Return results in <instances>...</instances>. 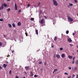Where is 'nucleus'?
<instances>
[{
	"label": "nucleus",
	"mask_w": 78,
	"mask_h": 78,
	"mask_svg": "<svg viewBox=\"0 0 78 78\" xmlns=\"http://www.w3.org/2000/svg\"><path fill=\"white\" fill-rule=\"evenodd\" d=\"M45 20H44V19H42L41 20V25L42 27H43L44 25H45Z\"/></svg>",
	"instance_id": "f257e3e1"
},
{
	"label": "nucleus",
	"mask_w": 78,
	"mask_h": 78,
	"mask_svg": "<svg viewBox=\"0 0 78 78\" xmlns=\"http://www.w3.org/2000/svg\"><path fill=\"white\" fill-rule=\"evenodd\" d=\"M53 3L55 6H58V3L56 0H53Z\"/></svg>",
	"instance_id": "f03ea898"
},
{
	"label": "nucleus",
	"mask_w": 78,
	"mask_h": 78,
	"mask_svg": "<svg viewBox=\"0 0 78 78\" xmlns=\"http://www.w3.org/2000/svg\"><path fill=\"white\" fill-rule=\"evenodd\" d=\"M68 20H69L70 21V22H72L73 20V18L69 17L68 16Z\"/></svg>",
	"instance_id": "7ed1b4c3"
},
{
	"label": "nucleus",
	"mask_w": 78,
	"mask_h": 78,
	"mask_svg": "<svg viewBox=\"0 0 78 78\" xmlns=\"http://www.w3.org/2000/svg\"><path fill=\"white\" fill-rule=\"evenodd\" d=\"M15 9L16 10H17V4L16 3L15 4Z\"/></svg>",
	"instance_id": "20e7f679"
},
{
	"label": "nucleus",
	"mask_w": 78,
	"mask_h": 78,
	"mask_svg": "<svg viewBox=\"0 0 78 78\" xmlns=\"http://www.w3.org/2000/svg\"><path fill=\"white\" fill-rule=\"evenodd\" d=\"M67 41L69 42H72V40L70 38H68L67 39Z\"/></svg>",
	"instance_id": "39448f33"
},
{
	"label": "nucleus",
	"mask_w": 78,
	"mask_h": 78,
	"mask_svg": "<svg viewBox=\"0 0 78 78\" xmlns=\"http://www.w3.org/2000/svg\"><path fill=\"white\" fill-rule=\"evenodd\" d=\"M25 68L27 70H28L30 69V68H29V67L28 66H26L25 67Z\"/></svg>",
	"instance_id": "423d86ee"
},
{
	"label": "nucleus",
	"mask_w": 78,
	"mask_h": 78,
	"mask_svg": "<svg viewBox=\"0 0 78 78\" xmlns=\"http://www.w3.org/2000/svg\"><path fill=\"white\" fill-rule=\"evenodd\" d=\"M68 58L69 59H72V56H70L69 55L68 56Z\"/></svg>",
	"instance_id": "0eeeda50"
},
{
	"label": "nucleus",
	"mask_w": 78,
	"mask_h": 78,
	"mask_svg": "<svg viewBox=\"0 0 78 78\" xmlns=\"http://www.w3.org/2000/svg\"><path fill=\"white\" fill-rule=\"evenodd\" d=\"M61 56L63 58H64L65 57V55L64 54H62L61 55Z\"/></svg>",
	"instance_id": "6e6552de"
},
{
	"label": "nucleus",
	"mask_w": 78,
	"mask_h": 78,
	"mask_svg": "<svg viewBox=\"0 0 78 78\" xmlns=\"http://www.w3.org/2000/svg\"><path fill=\"white\" fill-rule=\"evenodd\" d=\"M17 25L18 26H20V25H21V23L19 22L18 23Z\"/></svg>",
	"instance_id": "1a4fd4ad"
},
{
	"label": "nucleus",
	"mask_w": 78,
	"mask_h": 78,
	"mask_svg": "<svg viewBox=\"0 0 78 78\" xmlns=\"http://www.w3.org/2000/svg\"><path fill=\"white\" fill-rule=\"evenodd\" d=\"M30 76H33V72L30 71Z\"/></svg>",
	"instance_id": "9d476101"
},
{
	"label": "nucleus",
	"mask_w": 78,
	"mask_h": 78,
	"mask_svg": "<svg viewBox=\"0 0 78 78\" xmlns=\"http://www.w3.org/2000/svg\"><path fill=\"white\" fill-rule=\"evenodd\" d=\"M56 58H60V56L59 55H56Z\"/></svg>",
	"instance_id": "9b49d317"
},
{
	"label": "nucleus",
	"mask_w": 78,
	"mask_h": 78,
	"mask_svg": "<svg viewBox=\"0 0 78 78\" xmlns=\"http://www.w3.org/2000/svg\"><path fill=\"white\" fill-rule=\"evenodd\" d=\"M3 66L4 68H6V66H7V65H6V64H4Z\"/></svg>",
	"instance_id": "f8f14e48"
},
{
	"label": "nucleus",
	"mask_w": 78,
	"mask_h": 78,
	"mask_svg": "<svg viewBox=\"0 0 78 78\" xmlns=\"http://www.w3.org/2000/svg\"><path fill=\"white\" fill-rule=\"evenodd\" d=\"M8 25L9 28H12V26L11 25V24H9Z\"/></svg>",
	"instance_id": "ddd939ff"
},
{
	"label": "nucleus",
	"mask_w": 78,
	"mask_h": 78,
	"mask_svg": "<svg viewBox=\"0 0 78 78\" xmlns=\"http://www.w3.org/2000/svg\"><path fill=\"white\" fill-rule=\"evenodd\" d=\"M7 12H9V11H11V9L9 8L7 9Z\"/></svg>",
	"instance_id": "4468645a"
},
{
	"label": "nucleus",
	"mask_w": 78,
	"mask_h": 78,
	"mask_svg": "<svg viewBox=\"0 0 78 78\" xmlns=\"http://www.w3.org/2000/svg\"><path fill=\"white\" fill-rule=\"evenodd\" d=\"M57 40V37L56 36H55V37L54 40L55 41H56Z\"/></svg>",
	"instance_id": "2eb2a0df"
},
{
	"label": "nucleus",
	"mask_w": 78,
	"mask_h": 78,
	"mask_svg": "<svg viewBox=\"0 0 78 78\" xmlns=\"http://www.w3.org/2000/svg\"><path fill=\"white\" fill-rule=\"evenodd\" d=\"M75 64H78V60H77L75 62Z\"/></svg>",
	"instance_id": "dca6fc26"
},
{
	"label": "nucleus",
	"mask_w": 78,
	"mask_h": 78,
	"mask_svg": "<svg viewBox=\"0 0 78 78\" xmlns=\"http://www.w3.org/2000/svg\"><path fill=\"white\" fill-rule=\"evenodd\" d=\"M35 32H36V34H37V35L38 34V30H35Z\"/></svg>",
	"instance_id": "f3484780"
},
{
	"label": "nucleus",
	"mask_w": 78,
	"mask_h": 78,
	"mask_svg": "<svg viewBox=\"0 0 78 78\" xmlns=\"http://www.w3.org/2000/svg\"><path fill=\"white\" fill-rule=\"evenodd\" d=\"M69 6H73V4L71 3H69Z\"/></svg>",
	"instance_id": "a211bd4d"
},
{
	"label": "nucleus",
	"mask_w": 78,
	"mask_h": 78,
	"mask_svg": "<svg viewBox=\"0 0 78 78\" xmlns=\"http://www.w3.org/2000/svg\"><path fill=\"white\" fill-rule=\"evenodd\" d=\"M34 20V19L33 18H30V20L32 21H33V20Z\"/></svg>",
	"instance_id": "6ab92c4d"
},
{
	"label": "nucleus",
	"mask_w": 78,
	"mask_h": 78,
	"mask_svg": "<svg viewBox=\"0 0 78 78\" xmlns=\"http://www.w3.org/2000/svg\"><path fill=\"white\" fill-rule=\"evenodd\" d=\"M74 69L75 70H77V67H75L74 68Z\"/></svg>",
	"instance_id": "aec40b11"
},
{
	"label": "nucleus",
	"mask_w": 78,
	"mask_h": 78,
	"mask_svg": "<svg viewBox=\"0 0 78 78\" xmlns=\"http://www.w3.org/2000/svg\"><path fill=\"white\" fill-rule=\"evenodd\" d=\"M12 26L13 27H16V25H15V24L13 23L12 24Z\"/></svg>",
	"instance_id": "412c9836"
},
{
	"label": "nucleus",
	"mask_w": 78,
	"mask_h": 78,
	"mask_svg": "<svg viewBox=\"0 0 78 78\" xmlns=\"http://www.w3.org/2000/svg\"><path fill=\"white\" fill-rule=\"evenodd\" d=\"M4 7H6L7 6V5H6V4H4Z\"/></svg>",
	"instance_id": "4be33fe9"
},
{
	"label": "nucleus",
	"mask_w": 78,
	"mask_h": 78,
	"mask_svg": "<svg viewBox=\"0 0 78 78\" xmlns=\"http://www.w3.org/2000/svg\"><path fill=\"white\" fill-rule=\"evenodd\" d=\"M9 73L10 75H12V72L11 71V70H10Z\"/></svg>",
	"instance_id": "5701e85b"
},
{
	"label": "nucleus",
	"mask_w": 78,
	"mask_h": 78,
	"mask_svg": "<svg viewBox=\"0 0 78 78\" xmlns=\"http://www.w3.org/2000/svg\"><path fill=\"white\" fill-rule=\"evenodd\" d=\"M3 5H2L1 6V9H3L4 8Z\"/></svg>",
	"instance_id": "b1692460"
},
{
	"label": "nucleus",
	"mask_w": 78,
	"mask_h": 78,
	"mask_svg": "<svg viewBox=\"0 0 78 78\" xmlns=\"http://www.w3.org/2000/svg\"><path fill=\"white\" fill-rule=\"evenodd\" d=\"M2 45V42H0V47H1Z\"/></svg>",
	"instance_id": "393cba45"
},
{
	"label": "nucleus",
	"mask_w": 78,
	"mask_h": 78,
	"mask_svg": "<svg viewBox=\"0 0 78 78\" xmlns=\"http://www.w3.org/2000/svg\"><path fill=\"white\" fill-rule=\"evenodd\" d=\"M25 75L26 76H27V73L26 72H24Z\"/></svg>",
	"instance_id": "a878e982"
},
{
	"label": "nucleus",
	"mask_w": 78,
	"mask_h": 78,
	"mask_svg": "<svg viewBox=\"0 0 78 78\" xmlns=\"http://www.w3.org/2000/svg\"><path fill=\"white\" fill-rule=\"evenodd\" d=\"M66 34H69V30H66Z\"/></svg>",
	"instance_id": "bb28decb"
},
{
	"label": "nucleus",
	"mask_w": 78,
	"mask_h": 78,
	"mask_svg": "<svg viewBox=\"0 0 78 78\" xmlns=\"http://www.w3.org/2000/svg\"><path fill=\"white\" fill-rule=\"evenodd\" d=\"M34 77H35V78H36V77H37V76L36 74H35L34 75Z\"/></svg>",
	"instance_id": "cd10ccee"
},
{
	"label": "nucleus",
	"mask_w": 78,
	"mask_h": 78,
	"mask_svg": "<svg viewBox=\"0 0 78 78\" xmlns=\"http://www.w3.org/2000/svg\"><path fill=\"white\" fill-rule=\"evenodd\" d=\"M3 19H0V22H2V21H3Z\"/></svg>",
	"instance_id": "c85d7f7f"
},
{
	"label": "nucleus",
	"mask_w": 78,
	"mask_h": 78,
	"mask_svg": "<svg viewBox=\"0 0 78 78\" xmlns=\"http://www.w3.org/2000/svg\"><path fill=\"white\" fill-rule=\"evenodd\" d=\"M63 50V48H60V50Z\"/></svg>",
	"instance_id": "c756f323"
},
{
	"label": "nucleus",
	"mask_w": 78,
	"mask_h": 78,
	"mask_svg": "<svg viewBox=\"0 0 78 78\" xmlns=\"http://www.w3.org/2000/svg\"><path fill=\"white\" fill-rule=\"evenodd\" d=\"M42 61H40L39 62V64H42Z\"/></svg>",
	"instance_id": "7c9ffc66"
},
{
	"label": "nucleus",
	"mask_w": 78,
	"mask_h": 78,
	"mask_svg": "<svg viewBox=\"0 0 78 78\" xmlns=\"http://www.w3.org/2000/svg\"><path fill=\"white\" fill-rule=\"evenodd\" d=\"M76 58L75 57H73V61H75V59Z\"/></svg>",
	"instance_id": "2f4dec72"
},
{
	"label": "nucleus",
	"mask_w": 78,
	"mask_h": 78,
	"mask_svg": "<svg viewBox=\"0 0 78 78\" xmlns=\"http://www.w3.org/2000/svg\"><path fill=\"white\" fill-rule=\"evenodd\" d=\"M57 70H58V69H54V71H55V72H56V71H57Z\"/></svg>",
	"instance_id": "473e14b6"
},
{
	"label": "nucleus",
	"mask_w": 78,
	"mask_h": 78,
	"mask_svg": "<svg viewBox=\"0 0 78 78\" xmlns=\"http://www.w3.org/2000/svg\"><path fill=\"white\" fill-rule=\"evenodd\" d=\"M65 75H68V74L67 73H65Z\"/></svg>",
	"instance_id": "72a5a7b5"
},
{
	"label": "nucleus",
	"mask_w": 78,
	"mask_h": 78,
	"mask_svg": "<svg viewBox=\"0 0 78 78\" xmlns=\"http://www.w3.org/2000/svg\"><path fill=\"white\" fill-rule=\"evenodd\" d=\"M30 4H29L27 5L28 7H30Z\"/></svg>",
	"instance_id": "f704fd0d"
},
{
	"label": "nucleus",
	"mask_w": 78,
	"mask_h": 78,
	"mask_svg": "<svg viewBox=\"0 0 78 78\" xmlns=\"http://www.w3.org/2000/svg\"><path fill=\"white\" fill-rule=\"evenodd\" d=\"M74 1L75 3H77V2L76 0H74Z\"/></svg>",
	"instance_id": "c9c22d12"
},
{
	"label": "nucleus",
	"mask_w": 78,
	"mask_h": 78,
	"mask_svg": "<svg viewBox=\"0 0 78 78\" xmlns=\"http://www.w3.org/2000/svg\"><path fill=\"white\" fill-rule=\"evenodd\" d=\"M20 12H21V10H20L19 11H18V13H20Z\"/></svg>",
	"instance_id": "e433bc0d"
},
{
	"label": "nucleus",
	"mask_w": 78,
	"mask_h": 78,
	"mask_svg": "<svg viewBox=\"0 0 78 78\" xmlns=\"http://www.w3.org/2000/svg\"><path fill=\"white\" fill-rule=\"evenodd\" d=\"M40 2H39V3L38 4V6H39V5H40Z\"/></svg>",
	"instance_id": "4c0bfd02"
},
{
	"label": "nucleus",
	"mask_w": 78,
	"mask_h": 78,
	"mask_svg": "<svg viewBox=\"0 0 78 78\" xmlns=\"http://www.w3.org/2000/svg\"><path fill=\"white\" fill-rule=\"evenodd\" d=\"M72 63V64H74V63H75V60H73Z\"/></svg>",
	"instance_id": "58836bf2"
},
{
	"label": "nucleus",
	"mask_w": 78,
	"mask_h": 78,
	"mask_svg": "<svg viewBox=\"0 0 78 78\" xmlns=\"http://www.w3.org/2000/svg\"><path fill=\"white\" fill-rule=\"evenodd\" d=\"M69 45H70V47H72V46H73V45L72 44H69Z\"/></svg>",
	"instance_id": "ea45409f"
},
{
	"label": "nucleus",
	"mask_w": 78,
	"mask_h": 78,
	"mask_svg": "<svg viewBox=\"0 0 78 78\" xmlns=\"http://www.w3.org/2000/svg\"><path fill=\"white\" fill-rule=\"evenodd\" d=\"M44 17L45 19H47V16H44Z\"/></svg>",
	"instance_id": "a19ab883"
},
{
	"label": "nucleus",
	"mask_w": 78,
	"mask_h": 78,
	"mask_svg": "<svg viewBox=\"0 0 78 78\" xmlns=\"http://www.w3.org/2000/svg\"><path fill=\"white\" fill-rule=\"evenodd\" d=\"M75 76V75L74 74L73 75V77H74V76Z\"/></svg>",
	"instance_id": "79ce46f5"
},
{
	"label": "nucleus",
	"mask_w": 78,
	"mask_h": 78,
	"mask_svg": "<svg viewBox=\"0 0 78 78\" xmlns=\"http://www.w3.org/2000/svg\"><path fill=\"white\" fill-rule=\"evenodd\" d=\"M25 34L26 35V36H28V35L27 34V33H25Z\"/></svg>",
	"instance_id": "37998d69"
},
{
	"label": "nucleus",
	"mask_w": 78,
	"mask_h": 78,
	"mask_svg": "<svg viewBox=\"0 0 78 78\" xmlns=\"http://www.w3.org/2000/svg\"><path fill=\"white\" fill-rule=\"evenodd\" d=\"M3 36L4 37H5V38H6V35H4Z\"/></svg>",
	"instance_id": "c03bdc74"
},
{
	"label": "nucleus",
	"mask_w": 78,
	"mask_h": 78,
	"mask_svg": "<svg viewBox=\"0 0 78 78\" xmlns=\"http://www.w3.org/2000/svg\"><path fill=\"white\" fill-rule=\"evenodd\" d=\"M68 69H69V70H71V67H69L68 68Z\"/></svg>",
	"instance_id": "a18cd8bd"
},
{
	"label": "nucleus",
	"mask_w": 78,
	"mask_h": 78,
	"mask_svg": "<svg viewBox=\"0 0 78 78\" xmlns=\"http://www.w3.org/2000/svg\"><path fill=\"white\" fill-rule=\"evenodd\" d=\"M12 53H14V51H12Z\"/></svg>",
	"instance_id": "49530a36"
},
{
	"label": "nucleus",
	"mask_w": 78,
	"mask_h": 78,
	"mask_svg": "<svg viewBox=\"0 0 78 78\" xmlns=\"http://www.w3.org/2000/svg\"><path fill=\"white\" fill-rule=\"evenodd\" d=\"M54 47V45L51 46V48H53Z\"/></svg>",
	"instance_id": "de8ad7c7"
},
{
	"label": "nucleus",
	"mask_w": 78,
	"mask_h": 78,
	"mask_svg": "<svg viewBox=\"0 0 78 78\" xmlns=\"http://www.w3.org/2000/svg\"><path fill=\"white\" fill-rule=\"evenodd\" d=\"M75 33H73V36H74V35H75Z\"/></svg>",
	"instance_id": "09e8293b"
},
{
	"label": "nucleus",
	"mask_w": 78,
	"mask_h": 78,
	"mask_svg": "<svg viewBox=\"0 0 78 78\" xmlns=\"http://www.w3.org/2000/svg\"><path fill=\"white\" fill-rule=\"evenodd\" d=\"M76 78H78V75H77V76H76Z\"/></svg>",
	"instance_id": "8fccbe9b"
},
{
	"label": "nucleus",
	"mask_w": 78,
	"mask_h": 78,
	"mask_svg": "<svg viewBox=\"0 0 78 78\" xmlns=\"http://www.w3.org/2000/svg\"><path fill=\"white\" fill-rule=\"evenodd\" d=\"M2 69V66H0V69Z\"/></svg>",
	"instance_id": "3c124183"
},
{
	"label": "nucleus",
	"mask_w": 78,
	"mask_h": 78,
	"mask_svg": "<svg viewBox=\"0 0 78 78\" xmlns=\"http://www.w3.org/2000/svg\"><path fill=\"white\" fill-rule=\"evenodd\" d=\"M44 65H45V66H46V62H45L44 63Z\"/></svg>",
	"instance_id": "603ef678"
},
{
	"label": "nucleus",
	"mask_w": 78,
	"mask_h": 78,
	"mask_svg": "<svg viewBox=\"0 0 78 78\" xmlns=\"http://www.w3.org/2000/svg\"><path fill=\"white\" fill-rule=\"evenodd\" d=\"M55 71H54L53 72V73H55Z\"/></svg>",
	"instance_id": "864d4df0"
},
{
	"label": "nucleus",
	"mask_w": 78,
	"mask_h": 78,
	"mask_svg": "<svg viewBox=\"0 0 78 78\" xmlns=\"http://www.w3.org/2000/svg\"><path fill=\"white\" fill-rule=\"evenodd\" d=\"M68 78H70V76H68Z\"/></svg>",
	"instance_id": "5fc2aeb1"
},
{
	"label": "nucleus",
	"mask_w": 78,
	"mask_h": 78,
	"mask_svg": "<svg viewBox=\"0 0 78 78\" xmlns=\"http://www.w3.org/2000/svg\"><path fill=\"white\" fill-rule=\"evenodd\" d=\"M59 78V76H57V78Z\"/></svg>",
	"instance_id": "6e6d98bb"
},
{
	"label": "nucleus",
	"mask_w": 78,
	"mask_h": 78,
	"mask_svg": "<svg viewBox=\"0 0 78 78\" xmlns=\"http://www.w3.org/2000/svg\"><path fill=\"white\" fill-rule=\"evenodd\" d=\"M40 12L41 13L42 12V11L41 10L40 11Z\"/></svg>",
	"instance_id": "4d7b16f0"
},
{
	"label": "nucleus",
	"mask_w": 78,
	"mask_h": 78,
	"mask_svg": "<svg viewBox=\"0 0 78 78\" xmlns=\"http://www.w3.org/2000/svg\"><path fill=\"white\" fill-rule=\"evenodd\" d=\"M10 0H7V1L8 2H9V1H10Z\"/></svg>",
	"instance_id": "13d9d810"
},
{
	"label": "nucleus",
	"mask_w": 78,
	"mask_h": 78,
	"mask_svg": "<svg viewBox=\"0 0 78 78\" xmlns=\"http://www.w3.org/2000/svg\"><path fill=\"white\" fill-rule=\"evenodd\" d=\"M67 7L69 8V5H67Z\"/></svg>",
	"instance_id": "bf43d9fd"
},
{
	"label": "nucleus",
	"mask_w": 78,
	"mask_h": 78,
	"mask_svg": "<svg viewBox=\"0 0 78 78\" xmlns=\"http://www.w3.org/2000/svg\"><path fill=\"white\" fill-rule=\"evenodd\" d=\"M1 10V7H0V10Z\"/></svg>",
	"instance_id": "052dcab7"
},
{
	"label": "nucleus",
	"mask_w": 78,
	"mask_h": 78,
	"mask_svg": "<svg viewBox=\"0 0 78 78\" xmlns=\"http://www.w3.org/2000/svg\"><path fill=\"white\" fill-rule=\"evenodd\" d=\"M0 16H1V13H0Z\"/></svg>",
	"instance_id": "680f3d73"
},
{
	"label": "nucleus",
	"mask_w": 78,
	"mask_h": 78,
	"mask_svg": "<svg viewBox=\"0 0 78 78\" xmlns=\"http://www.w3.org/2000/svg\"><path fill=\"white\" fill-rule=\"evenodd\" d=\"M77 48H78V45L77 46Z\"/></svg>",
	"instance_id": "e2e57ef3"
},
{
	"label": "nucleus",
	"mask_w": 78,
	"mask_h": 78,
	"mask_svg": "<svg viewBox=\"0 0 78 78\" xmlns=\"http://www.w3.org/2000/svg\"><path fill=\"white\" fill-rule=\"evenodd\" d=\"M23 78H25V76L24 77H23Z\"/></svg>",
	"instance_id": "0e129e2a"
},
{
	"label": "nucleus",
	"mask_w": 78,
	"mask_h": 78,
	"mask_svg": "<svg viewBox=\"0 0 78 78\" xmlns=\"http://www.w3.org/2000/svg\"><path fill=\"white\" fill-rule=\"evenodd\" d=\"M73 55H74V54L73 53Z\"/></svg>",
	"instance_id": "69168bd1"
},
{
	"label": "nucleus",
	"mask_w": 78,
	"mask_h": 78,
	"mask_svg": "<svg viewBox=\"0 0 78 78\" xmlns=\"http://www.w3.org/2000/svg\"><path fill=\"white\" fill-rule=\"evenodd\" d=\"M72 78H73V77H72Z\"/></svg>",
	"instance_id": "338daca9"
},
{
	"label": "nucleus",
	"mask_w": 78,
	"mask_h": 78,
	"mask_svg": "<svg viewBox=\"0 0 78 78\" xmlns=\"http://www.w3.org/2000/svg\"><path fill=\"white\" fill-rule=\"evenodd\" d=\"M77 52H78V50L77 51Z\"/></svg>",
	"instance_id": "774afa93"
}]
</instances>
